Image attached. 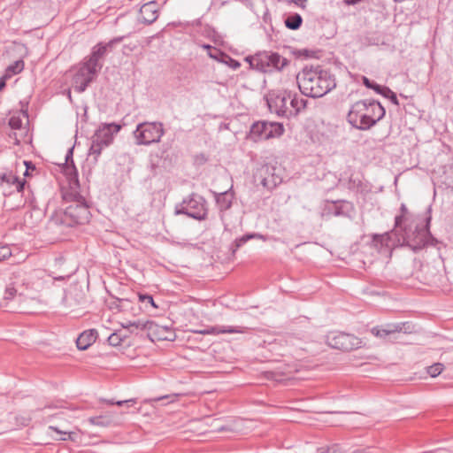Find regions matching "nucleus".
<instances>
[{"label": "nucleus", "mask_w": 453, "mask_h": 453, "mask_svg": "<svg viewBox=\"0 0 453 453\" xmlns=\"http://www.w3.org/2000/svg\"><path fill=\"white\" fill-rule=\"evenodd\" d=\"M75 185L62 192L63 200L70 204L64 210L57 211L50 218V223L55 226L73 227L88 222L90 217L89 206L85 197L78 192Z\"/></svg>", "instance_id": "f257e3e1"}, {"label": "nucleus", "mask_w": 453, "mask_h": 453, "mask_svg": "<svg viewBox=\"0 0 453 453\" xmlns=\"http://www.w3.org/2000/svg\"><path fill=\"white\" fill-rule=\"evenodd\" d=\"M296 81L301 93L313 98L322 97L336 87L334 76L319 65L303 67Z\"/></svg>", "instance_id": "f03ea898"}, {"label": "nucleus", "mask_w": 453, "mask_h": 453, "mask_svg": "<svg viewBox=\"0 0 453 453\" xmlns=\"http://www.w3.org/2000/svg\"><path fill=\"white\" fill-rule=\"evenodd\" d=\"M431 208L429 207L426 215L422 219L421 222H411L402 228L403 232V240L408 247L417 252L422 249L432 246L438 250L442 244L434 238L430 233V215Z\"/></svg>", "instance_id": "7ed1b4c3"}, {"label": "nucleus", "mask_w": 453, "mask_h": 453, "mask_svg": "<svg viewBox=\"0 0 453 453\" xmlns=\"http://www.w3.org/2000/svg\"><path fill=\"white\" fill-rule=\"evenodd\" d=\"M175 214H183L196 220H204L208 214L207 201L203 196L191 193L181 203L176 204Z\"/></svg>", "instance_id": "20e7f679"}, {"label": "nucleus", "mask_w": 453, "mask_h": 453, "mask_svg": "<svg viewBox=\"0 0 453 453\" xmlns=\"http://www.w3.org/2000/svg\"><path fill=\"white\" fill-rule=\"evenodd\" d=\"M133 134L137 145L157 143L165 134L164 125L159 121L139 123Z\"/></svg>", "instance_id": "39448f33"}, {"label": "nucleus", "mask_w": 453, "mask_h": 453, "mask_svg": "<svg viewBox=\"0 0 453 453\" xmlns=\"http://www.w3.org/2000/svg\"><path fill=\"white\" fill-rule=\"evenodd\" d=\"M256 70L261 73H273L281 71L288 64L287 58L277 52L259 51L256 58Z\"/></svg>", "instance_id": "423d86ee"}, {"label": "nucleus", "mask_w": 453, "mask_h": 453, "mask_svg": "<svg viewBox=\"0 0 453 453\" xmlns=\"http://www.w3.org/2000/svg\"><path fill=\"white\" fill-rule=\"evenodd\" d=\"M365 101L353 104L348 112L347 120L356 129L366 131L374 127V120L366 115Z\"/></svg>", "instance_id": "0eeeda50"}, {"label": "nucleus", "mask_w": 453, "mask_h": 453, "mask_svg": "<svg viewBox=\"0 0 453 453\" xmlns=\"http://www.w3.org/2000/svg\"><path fill=\"white\" fill-rule=\"evenodd\" d=\"M327 344L333 348L342 351H350L357 349L361 345L359 338L354 334L344 332H333L326 336Z\"/></svg>", "instance_id": "6e6552de"}, {"label": "nucleus", "mask_w": 453, "mask_h": 453, "mask_svg": "<svg viewBox=\"0 0 453 453\" xmlns=\"http://www.w3.org/2000/svg\"><path fill=\"white\" fill-rule=\"evenodd\" d=\"M105 55L106 47L103 46L102 42H99L92 48L89 56L85 58L80 65H81L84 68L87 69V73L88 72L97 76V74L103 68L104 58L105 57Z\"/></svg>", "instance_id": "1a4fd4ad"}, {"label": "nucleus", "mask_w": 453, "mask_h": 453, "mask_svg": "<svg viewBox=\"0 0 453 453\" xmlns=\"http://www.w3.org/2000/svg\"><path fill=\"white\" fill-rule=\"evenodd\" d=\"M291 98V92L280 91L276 94H271L267 99V104L271 111H274L278 116L291 117L288 102Z\"/></svg>", "instance_id": "9d476101"}, {"label": "nucleus", "mask_w": 453, "mask_h": 453, "mask_svg": "<svg viewBox=\"0 0 453 453\" xmlns=\"http://www.w3.org/2000/svg\"><path fill=\"white\" fill-rule=\"evenodd\" d=\"M410 329L408 322L392 323L386 324L380 326H374L372 328L371 333L376 337L386 340L387 338L391 339L395 334L404 332Z\"/></svg>", "instance_id": "9b49d317"}, {"label": "nucleus", "mask_w": 453, "mask_h": 453, "mask_svg": "<svg viewBox=\"0 0 453 453\" xmlns=\"http://www.w3.org/2000/svg\"><path fill=\"white\" fill-rule=\"evenodd\" d=\"M120 129L121 126L116 123L102 124L92 138L103 145L109 146L113 141L114 134H118Z\"/></svg>", "instance_id": "f8f14e48"}, {"label": "nucleus", "mask_w": 453, "mask_h": 453, "mask_svg": "<svg viewBox=\"0 0 453 453\" xmlns=\"http://www.w3.org/2000/svg\"><path fill=\"white\" fill-rule=\"evenodd\" d=\"M96 75L87 73V69L79 65L78 70L73 78V87L78 93H83L88 85L93 82Z\"/></svg>", "instance_id": "ddd939ff"}, {"label": "nucleus", "mask_w": 453, "mask_h": 453, "mask_svg": "<svg viewBox=\"0 0 453 453\" xmlns=\"http://www.w3.org/2000/svg\"><path fill=\"white\" fill-rule=\"evenodd\" d=\"M158 17L157 4L154 1L148 2L141 6L137 19L145 25H150Z\"/></svg>", "instance_id": "4468645a"}, {"label": "nucleus", "mask_w": 453, "mask_h": 453, "mask_svg": "<svg viewBox=\"0 0 453 453\" xmlns=\"http://www.w3.org/2000/svg\"><path fill=\"white\" fill-rule=\"evenodd\" d=\"M73 147L70 148L65 155V174L69 175L70 177V185H75L76 187H80L78 180V171L73 163Z\"/></svg>", "instance_id": "2eb2a0df"}, {"label": "nucleus", "mask_w": 453, "mask_h": 453, "mask_svg": "<svg viewBox=\"0 0 453 453\" xmlns=\"http://www.w3.org/2000/svg\"><path fill=\"white\" fill-rule=\"evenodd\" d=\"M248 330L247 327L242 326H211L204 330L195 331L201 334H244Z\"/></svg>", "instance_id": "dca6fc26"}, {"label": "nucleus", "mask_w": 453, "mask_h": 453, "mask_svg": "<svg viewBox=\"0 0 453 453\" xmlns=\"http://www.w3.org/2000/svg\"><path fill=\"white\" fill-rule=\"evenodd\" d=\"M98 333L96 329H88L82 332L76 340V346L80 350L88 349L96 341Z\"/></svg>", "instance_id": "f3484780"}, {"label": "nucleus", "mask_w": 453, "mask_h": 453, "mask_svg": "<svg viewBox=\"0 0 453 453\" xmlns=\"http://www.w3.org/2000/svg\"><path fill=\"white\" fill-rule=\"evenodd\" d=\"M125 328L130 330L131 333H134L132 327H135L136 329L147 330L149 334H157V332L160 329L159 325L156 324L151 320H136L134 322H129L128 324L123 326Z\"/></svg>", "instance_id": "a211bd4d"}, {"label": "nucleus", "mask_w": 453, "mask_h": 453, "mask_svg": "<svg viewBox=\"0 0 453 453\" xmlns=\"http://www.w3.org/2000/svg\"><path fill=\"white\" fill-rule=\"evenodd\" d=\"M211 192L220 211L223 212L231 208L234 199V194L231 191H224L221 193H217L215 191Z\"/></svg>", "instance_id": "6ab92c4d"}, {"label": "nucleus", "mask_w": 453, "mask_h": 453, "mask_svg": "<svg viewBox=\"0 0 453 453\" xmlns=\"http://www.w3.org/2000/svg\"><path fill=\"white\" fill-rule=\"evenodd\" d=\"M265 131V121H257L251 125L246 139L254 142L265 141L264 138Z\"/></svg>", "instance_id": "aec40b11"}, {"label": "nucleus", "mask_w": 453, "mask_h": 453, "mask_svg": "<svg viewBox=\"0 0 453 453\" xmlns=\"http://www.w3.org/2000/svg\"><path fill=\"white\" fill-rule=\"evenodd\" d=\"M284 133V127L282 124L278 122H267L265 121V131L264 138L269 140L272 138L280 137Z\"/></svg>", "instance_id": "412c9836"}, {"label": "nucleus", "mask_w": 453, "mask_h": 453, "mask_svg": "<svg viewBox=\"0 0 453 453\" xmlns=\"http://www.w3.org/2000/svg\"><path fill=\"white\" fill-rule=\"evenodd\" d=\"M308 100L303 97H299L297 95H292L289 99L290 112L291 116H296L302 110H304L307 106Z\"/></svg>", "instance_id": "4be33fe9"}, {"label": "nucleus", "mask_w": 453, "mask_h": 453, "mask_svg": "<svg viewBox=\"0 0 453 453\" xmlns=\"http://www.w3.org/2000/svg\"><path fill=\"white\" fill-rule=\"evenodd\" d=\"M353 211L352 203L349 202L334 203L333 214L334 216L349 217Z\"/></svg>", "instance_id": "5701e85b"}, {"label": "nucleus", "mask_w": 453, "mask_h": 453, "mask_svg": "<svg viewBox=\"0 0 453 453\" xmlns=\"http://www.w3.org/2000/svg\"><path fill=\"white\" fill-rule=\"evenodd\" d=\"M400 212H401L400 215H397L395 218V228H399V227L402 228V224L403 222H409V223H411V221L413 223L415 222L414 219H411L412 215L409 212V210L404 203L401 204Z\"/></svg>", "instance_id": "b1692460"}, {"label": "nucleus", "mask_w": 453, "mask_h": 453, "mask_svg": "<svg viewBox=\"0 0 453 453\" xmlns=\"http://www.w3.org/2000/svg\"><path fill=\"white\" fill-rule=\"evenodd\" d=\"M159 330L157 334H149V337L153 341L157 339L158 341H173L175 338L174 333L167 326H159Z\"/></svg>", "instance_id": "393cba45"}, {"label": "nucleus", "mask_w": 453, "mask_h": 453, "mask_svg": "<svg viewBox=\"0 0 453 453\" xmlns=\"http://www.w3.org/2000/svg\"><path fill=\"white\" fill-rule=\"evenodd\" d=\"M48 430L53 431L60 435V437L56 438L57 440L72 441H76V437H77L76 432L66 430V429H61L57 426H50L48 427Z\"/></svg>", "instance_id": "a878e982"}, {"label": "nucleus", "mask_w": 453, "mask_h": 453, "mask_svg": "<svg viewBox=\"0 0 453 453\" xmlns=\"http://www.w3.org/2000/svg\"><path fill=\"white\" fill-rule=\"evenodd\" d=\"M108 147L107 145H103L101 142L96 141L92 138L91 146L89 148V154L88 156L92 158V161L94 164L97 163L98 157L100 156L102 150Z\"/></svg>", "instance_id": "bb28decb"}, {"label": "nucleus", "mask_w": 453, "mask_h": 453, "mask_svg": "<svg viewBox=\"0 0 453 453\" xmlns=\"http://www.w3.org/2000/svg\"><path fill=\"white\" fill-rule=\"evenodd\" d=\"M1 179L3 181L6 183L16 185L18 192H21L24 189L25 181L20 180L16 175L12 174V173L3 174Z\"/></svg>", "instance_id": "cd10ccee"}, {"label": "nucleus", "mask_w": 453, "mask_h": 453, "mask_svg": "<svg viewBox=\"0 0 453 453\" xmlns=\"http://www.w3.org/2000/svg\"><path fill=\"white\" fill-rule=\"evenodd\" d=\"M372 115L373 118H371L374 120V126L379 122L380 119H382L386 114L385 108L381 105V104L376 100H372Z\"/></svg>", "instance_id": "c85d7f7f"}, {"label": "nucleus", "mask_w": 453, "mask_h": 453, "mask_svg": "<svg viewBox=\"0 0 453 453\" xmlns=\"http://www.w3.org/2000/svg\"><path fill=\"white\" fill-rule=\"evenodd\" d=\"M302 22L303 19L298 13L292 14L285 19L286 27L291 30L298 29L301 27Z\"/></svg>", "instance_id": "c756f323"}, {"label": "nucleus", "mask_w": 453, "mask_h": 453, "mask_svg": "<svg viewBox=\"0 0 453 453\" xmlns=\"http://www.w3.org/2000/svg\"><path fill=\"white\" fill-rule=\"evenodd\" d=\"M24 69V61L17 60L5 70V76L10 78L12 74H18Z\"/></svg>", "instance_id": "7c9ffc66"}, {"label": "nucleus", "mask_w": 453, "mask_h": 453, "mask_svg": "<svg viewBox=\"0 0 453 453\" xmlns=\"http://www.w3.org/2000/svg\"><path fill=\"white\" fill-rule=\"evenodd\" d=\"M88 422L94 426H98L102 427L109 426L111 423V420L108 417L104 416H97V417H90L88 419Z\"/></svg>", "instance_id": "2f4dec72"}, {"label": "nucleus", "mask_w": 453, "mask_h": 453, "mask_svg": "<svg viewBox=\"0 0 453 453\" xmlns=\"http://www.w3.org/2000/svg\"><path fill=\"white\" fill-rule=\"evenodd\" d=\"M257 237H261V235L257 234H248L242 235L240 238L235 239V241L233 244V246L234 247L233 249V252H234L237 249H239L243 244H245L249 240L257 238Z\"/></svg>", "instance_id": "473e14b6"}, {"label": "nucleus", "mask_w": 453, "mask_h": 453, "mask_svg": "<svg viewBox=\"0 0 453 453\" xmlns=\"http://www.w3.org/2000/svg\"><path fill=\"white\" fill-rule=\"evenodd\" d=\"M373 243L375 246H386V247H389V242H390V237H389V234L387 233V234H380V235H375L373 237Z\"/></svg>", "instance_id": "72a5a7b5"}, {"label": "nucleus", "mask_w": 453, "mask_h": 453, "mask_svg": "<svg viewBox=\"0 0 453 453\" xmlns=\"http://www.w3.org/2000/svg\"><path fill=\"white\" fill-rule=\"evenodd\" d=\"M223 60H221L220 63H224L226 64V65H228L230 68H232L233 70H237L238 68H240L241 66V64L239 61L232 58L229 55H227L226 53H225V56L223 57L222 58Z\"/></svg>", "instance_id": "f704fd0d"}, {"label": "nucleus", "mask_w": 453, "mask_h": 453, "mask_svg": "<svg viewBox=\"0 0 453 453\" xmlns=\"http://www.w3.org/2000/svg\"><path fill=\"white\" fill-rule=\"evenodd\" d=\"M125 337L126 336H122L120 334L115 332V333H112L108 337V342H109L110 345L117 347V346H119L121 344V342H123Z\"/></svg>", "instance_id": "c9c22d12"}, {"label": "nucleus", "mask_w": 453, "mask_h": 453, "mask_svg": "<svg viewBox=\"0 0 453 453\" xmlns=\"http://www.w3.org/2000/svg\"><path fill=\"white\" fill-rule=\"evenodd\" d=\"M442 370H443V365L441 363H436V364H434L433 365H430L427 368V372L431 377H436L439 374H441Z\"/></svg>", "instance_id": "e433bc0d"}, {"label": "nucleus", "mask_w": 453, "mask_h": 453, "mask_svg": "<svg viewBox=\"0 0 453 453\" xmlns=\"http://www.w3.org/2000/svg\"><path fill=\"white\" fill-rule=\"evenodd\" d=\"M208 56L218 62H221V60H223V57L225 56V52L216 47H213L211 50L208 52Z\"/></svg>", "instance_id": "4c0bfd02"}, {"label": "nucleus", "mask_w": 453, "mask_h": 453, "mask_svg": "<svg viewBox=\"0 0 453 453\" xmlns=\"http://www.w3.org/2000/svg\"><path fill=\"white\" fill-rule=\"evenodd\" d=\"M382 96L389 99L391 103L394 104L395 105H399V101L397 99L396 94L393 92L388 87L386 88L384 95H382Z\"/></svg>", "instance_id": "58836bf2"}, {"label": "nucleus", "mask_w": 453, "mask_h": 453, "mask_svg": "<svg viewBox=\"0 0 453 453\" xmlns=\"http://www.w3.org/2000/svg\"><path fill=\"white\" fill-rule=\"evenodd\" d=\"M9 126L12 129H20L22 127V120L19 116H12L9 119Z\"/></svg>", "instance_id": "ea45409f"}, {"label": "nucleus", "mask_w": 453, "mask_h": 453, "mask_svg": "<svg viewBox=\"0 0 453 453\" xmlns=\"http://www.w3.org/2000/svg\"><path fill=\"white\" fill-rule=\"evenodd\" d=\"M318 453H342L339 444H333L318 449Z\"/></svg>", "instance_id": "a19ab883"}, {"label": "nucleus", "mask_w": 453, "mask_h": 453, "mask_svg": "<svg viewBox=\"0 0 453 453\" xmlns=\"http://www.w3.org/2000/svg\"><path fill=\"white\" fill-rule=\"evenodd\" d=\"M139 301L144 303H149L154 308H157V305L155 303L152 296L148 294H139Z\"/></svg>", "instance_id": "79ce46f5"}, {"label": "nucleus", "mask_w": 453, "mask_h": 453, "mask_svg": "<svg viewBox=\"0 0 453 453\" xmlns=\"http://www.w3.org/2000/svg\"><path fill=\"white\" fill-rule=\"evenodd\" d=\"M12 251L8 246L0 247V262L4 261L11 257Z\"/></svg>", "instance_id": "37998d69"}, {"label": "nucleus", "mask_w": 453, "mask_h": 453, "mask_svg": "<svg viewBox=\"0 0 453 453\" xmlns=\"http://www.w3.org/2000/svg\"><path fill=\"white\" fill-rule=\"evenodd\" d=\"M107 403L109 404H117L119 406H121L123 404H127V406H131V405L136 403V399L135 398H131V399H128V400L117 401V402H113L112 400H108Z\"/></svg>", "instance_id": "c03bdc74"}, {"label": "nucleus", "mask_w": 453, "mask_h": 453, "mask_svg": "<svg viewBox=\"0 0 453 453\" xmlns=\"http://www.w3.org/2000/svg\"><path fill=\"white\" fill-rule=\"evenodd\" d=\"M125 36H119V37H115L113 39H111V41H109L107 43L104 44L103 43V46H105L106 47V50L108 49H111L113 47L114 44L116 43H119L120 42H122V40L124 39Z\"/></svg>", "instance_id": "a18cd8bd"}, {"label": "nucleus", "mask_w": 453, "mask_h": 453, "mask_svg": "<svg viewBox=\"0 0 453 453\" xmlns=\"http://www.w3.org/2000/svg\"><path fill=\"white\" fill-rule=\"evenodd\" d=\"M125 36H119V37H115L113 39H111V41H109L107 43L104 44L103 43V46H105L106 47V50L108 49H111L113 47L114 44L116 43H119L120 42H122V40L124 39Z\"/></svg>", "instance_id": "49530a36"}, {"label": "nucleus", "mask_w": 453, "mask_h": 453, "mask_svg": "<svg viewBox=\"0 0 453 453\" xmlns=\"http://www.w3.org/2000/svg\"><path fill=\"white\" fill-rule=\"evenodd\" d=\"M387 88L388 87H386V86H381L380 84H377L376 82H373L371 87V89L374 90L377 94L382 96V95H384V92Z\"/></svg>", "instance_id": "de8ad7c7"}, {"label": "nucleus", "mask_w": 453, "mask_h": 453, "mask_svg": "<svg viewBox=\"0 0 453 453\" xmlns=\"http://www.w3.org/2000/svg\"><path fill=\"white\" fill-rule=\"evenodd\" d=\"M257 57H258V52L254 55H250V56H248L245 58V61L250 64V65L252 69H255V70H256V61H257V59H255V58Z\"/></svg>", "instance_id": "09e8293b"}, {"label": "nucleus", "mask_w": 453, "mask_h": 453, "mask_svg": "<svg viewBox=\"0 0 453 453\" xmlns=\"http://www.w3.org/2000/svg\"><path fill=\"white\" fill-rule=\"evenodd\" d=\"M16 294V289L14 288H7L4 293V298L7 300H12Z\"/></svg>", "instance_id": "8fccbe9b"}, {"label": "nucleus", "mask_w": 453, "mask_h": 453, "mask_svg": "<svg viewBox=\"0 0 453 453\" xmlns=\"http://www.w3.org/2000/svg\"><path fill=\"white\" fill-rule=\"evenodd\" d=\"M365 102V108L366 109V115L369 116L370 118H373V115H372V100H364Z\"/></svg>", "instance_id": "3c124183"}, {"label": "nucleus", "mask_w": 453, "mask_h": 453, "mask_svg": "<svg viewBox=\"0 0 453 453\" xmlns=\"http://www.w3.org/2000/svg\"><path fill=\"white\" fill-rule=\"evenodd\" d=\"M362 82L363 84L367 88H371L372 83L374 81H371L370 79H368L367 77L365 76H363L362 77Z\"/></svg>", "instance_id": "603ef678"}, {"label": "nucleus", "mask_w": 453, "mask_h": 453, "mask_svg": "<svg viewBox=\"0 0 453 453\" xmlns=\"http://www.w3.org/2000/svg\"><path fill=\"white\" fill-rule=\"evenodd\" d=\"M261 184L267 188H272L276 185L275 183L271 185L270 180L267 178H263V180H261Z\"/></svg>", "instance_id": "864d4df0"}, {"label": "nucleus", "mask_w": 453, "mask_h": 453, "mask_svg": "<svg viewBox=\"0 0 453 453\" xmlns=\"http://www.w3.org/2000/svg\"><path fill=\"white\" fill-rule=\"evenodd\" d=\"M24 164L26 165L27 166V170L24 173V175H27L28 174V170L29 169H33L35 170V166L31 163V162H28V161H24Z\"/></svg>", "instance_id": "5fc2aeb1"}, {"label": "nucleus", "mask_w": 453, "mask_h": 453, "mask_svg": "<svg viewBox=\"0 0 453 453\" xmlns=\"http://www.w3.org/2000/svg\"><path fill=\"white\" fill-rule=\"evenodd\" d=\"M307 0H289V2L291 3H295L296 5L302 7V8H304V3L306 2Z\"/></svg>", "instance_id": "6e6d98bb"}, {"label": "nucleus", "mask_w": 453, "mask_h": 453, "mask_svg": "<svg viewBox=\"0 0 453 453\" xmlns=\"http://www.w3.org/2000/svg\"><path fill=\"white\" fill-rule=\"evenodd\" d=\"M363 0H344V3L348 5H354V4H357V3H360L362 2Z\"/></svg>", "instance_id": "4d7b16f0"}, {"label": "nucleus", "mask_w": 453, "mask_h": 453, "mask_svg": "<svg viewBox=\"0 0 453 453\" xmlns=\"http://www.w3.org/2000/svg\"><path fill=\"white\" fill-rule=\"evenodd\" d=\"M7 78H8V77H6L5 75H4V76L0 79V90H2V89L5 87V85H6L5 81H6V79H7Z\"/></svg>", "instance_id": "13d9d810"}, {"label": "nucleus", "mask_w": 453, "mask_h": 453, "mask_svg": "<svg viewBox=\"0 0 453 453\" xmlns=\"http://www.w3.org/2000/svg\"><path fill=\"white\" fill-rule=\"evenodd\" d=\"M352 453H371V452H370V449H369V448H366V449H356V450H354Z\"/></svg>", "instance_id": "bf43d9fd"}, {"label": "nucleus", "mask_w": 453, "mask_h": 453, "mask_svg": "<svg viewBox=\"0 0 453 453\" xmlns=\"http://www.w3.org/2000/svg\"><path fill=\"white\" fill-rule=\"evenodd\" d=\"M200 46H201V48H203V50H207V53H208L209 51H211V49L213 48V46H211V45H210V44H206V43H203V44H201Z\"/></svg>", "instance_id": "052dcab7"}, {"label": "nucleus", "mask_w": 453, "mask_h": 453, "mask_svg": "<svg viewBox=\"0 0 453 453\" xmlns=\"http://www.w3.org/2000/svg\"><path fill=\"white\" fill-rule=\"evenodd\" d=\"M68 98H69L70 101H72V96H71V91L70 90L68 91Z\"/></svg>", "instance_id": "680f3d73"}, {"label": "nucleus", "mask_w": 453, "mask_h": 453, "mask_svg": "<svg viewBox=\"0 0 453 453\" xmlns=\"http://www.w3.org/2000/svg\"><path fill=\"white\" fill-rule=\"evenodd\" d=\"M134 31H135V28H133L132 30H130V31L128 32V35H130V34L134 33Z\"/></svg>", "instance_id": "e2e57ef3"}, {"label": "nucleus", "mask_w": 453, "mask_h": 453, "mask_svg": "<svg viewBox=\"0 0 453 453\" xmlns=\"http://www.w3.org/2000/svg\"><path fill=\"white\" fill-rule=\"evenodd\" d=\"M166 397H167L166 395L165 396H162V397L157 398V400L165 399Z\"/></svg>", "instance_id": "0e129e2a"}, {"label": "nucleus", "mask_w": 453, "mask_h": 453, "mask_svg": "<svg viewBox=\"0 0 453 453\" xmlns=\"http://www.w3.org/2000/svg\"><path fill=\"white\" fill-rule=\"evenodd\" d=\"M23 113L27 117V113L26 111H24Z\"/></svg>", "instance_id": "69168bd1"}, {"label": "nucleus", "mask_w": 453, "mask_h": 453, "mask_svg": "<svg viewBox=\"0 0 453 453\" xmlns=\"http://www.w3.org/2000/svg\"><path fill=\"white\" fill-rule=\"evenodd\" d=\"M451 186L453 187V184Z\"/></svg>", "instance_id": "338daca9"}]
</instances>
